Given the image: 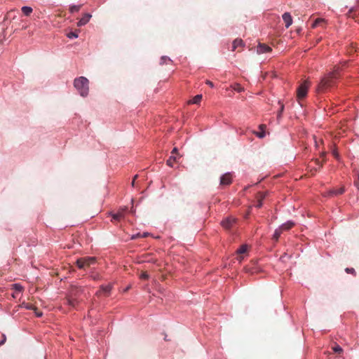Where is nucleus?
<instances>
[{"instance_id":"nucleus-24","label":"nucleus","mask_w":359,"mask_h":359,"mask_svg":"<svg viewBox=\"0 0 359 359\" xmlns=\"http://www.w3.org/2000/svg\"><path fill=\"white\" fill-rule=\"evenodd\" d=\"M32 8L29 6H23L22 8V11L26 16H29L32 13Z\"/></svg>"},{"instance_id":"nucleus-22","label":"nucleus","mask_w":359,"mask_h":359,"mask_svg":"<svg viewBox=\"0 0 359 359\" xmlns=\"http://www.w3.org/2000/svg\"><path fill=\"white\" fill-rule=\"evenodd\" d=\"M315 164L317 165L316 168H313L311 170V175H314L316 172H317L318 170L320 169V168L323 166V164L320 162L318 159H316L314 161Z\"/></svg>"},{"instance_id":"nucleus-5","label":"nucleus","mask_w":359,"mask_h":359,"mask_svg":"<svg viewBox=\"0 0 359 359\" xmlns=\"http://www.w3.org/2000/svg\"><path fill=\"white\" fill-rule=\"evenodd\" d=\"M221 224H222V226L225 229L230 230L233 227H234V226L236 225V219L233 218V217H227V218L224 219V220H222Z\"/></svg>"},{"instance_id":"nucleus-30","label":"nucleus","mask_w":359,"mask_h":359,"mask_svg":"<svg viewBox=\"0 0 359 359\" xmlns=\"http://www.w3.org/2000/svg\"><path fill=\"white\" fill-rule=\"evenodd\" d=\"M324 22V20L322 18H317L313 23L312 27H316L320 22Z\"/></svg>"},{"instance_id":"nucleus-13","label":"nucleus","mask_w":359,"mask_h":359,"mask_svg":"<svg viewBox=\"0 0 359 359\" xmlns=\"http://www.w3.org/2000/svg\"><path fill=\"white\" fill-rule=\"evenodd\" d=\"M283 20L285 24L286 28H288L292 23V18L289 13H285L283 15Z\"/></svg>"},{"instance_id":"nucleus-38","label":"nucleus","mask_w":359,"mask_h":359,"mask_svg":"<svg viewBox=\"0 0 359 359\" xmlns=\"http://www.w3.org/2000/svg\"><path fill=\"white\" fill-rule=\"evenodd\" d=\"M3 337V339L0 341V346L3 345L6 341V337L4 335Z\"/></svg>"},{"instance_id":"nucleus-4","label":"nucleus","mask_w":359,"mask_h":359,"mask_svg":"<svg viewBox=\"0 0 359 359\" xmlns=\"http://www.w3.org/2000/svg\"><path fill=\"white\" fill-rule=\"evenodd\" d=\"M309 87L310 82L308 81H304L299 86L297 89V98L299 101L306 96Z\"/></svg>"},{"instance_id":"nucleus-17","label":"nucleus","mask_w":359,"mask_h":359,"mask_svg":"<svg viewBox=\"0 0 359 359\" xmlns=\"http://www.w3.org/2000/svg\"><path fill=\"white\" fill-rule=\"evenodd\" d=\"M244 46V43L242 39H236L233 41L232 51H234L238 47H242Z\"/></svg>"},{"instance_id":"nucleus-42","label":"nucleus","mask_w":359,"mask_h":359,"mask_svg":"<svg viewBox=\"0 0 359 359\" xmlns=\"http://www.w3.org/2000/svg\"><path fill=\"white\" fill-rule=\"evenodd\" d=\"M13 297L14 298H15V297H16V296H15V294H13Z\"/></svg>"},{"instance_id":"nucleus-39","label":"nucleus","mask_w":359,"mask_h":359,"mask_svg":"<svg viewBox=\"0 0 359 359\" xmlns=\"http://www.w3.org/2000/svg\"><path fill=\"white\" fill-rule=\"evenodd\" d=\"M332 154H333V156H334L335 158H338V156H339V154H338L337 151H336L335 150H334V151H332Z\"/></svg>"},{"instance_id":"nucleus-11","label":"nucleus","mask_w":359,"mask_h":359,"mask_svg":"<svg viewBox=\"0 0 359 359\" xmlns=\"http://www.w3.org/2000/svg\"><path fill=\"white\" fill-rule=\"evenodd\" d=\"M231 183V175L229 173L223 175L220 178L222 185H229Z\"/></svg>"},{"instance_id":"nucleus-25","label":"nucleus","mask_w":359,"mask_h":359,"mask_svg":"<svg viewBox=\"0 0 359 359\" xmlns=\"http://www.w3.org/2000/svg\"><path fill=\"white\" fill-rule=\"evenodd\" d=\"M82 5H73L69 7V12L73 13L76 12H79L81 9Z\"/></svg>"},{"instance_id":"nucleus-31","label":"nucleus","mask_w":359,"mask_h":359,"mask_svg":"<svg viewBox=\"0 0 359 359\" xmlns=\"http://www.w3.org/2000/svg\"><path fill=\"white\" fill-rule=\"evenodd\" d=\"M67 36L69 39L77 38L78 34L74 32H71L67 34Z\"/></svg>"},{"instance_id":"nucleus-14","label":"nucleus","mask_w":359,"mask_h":359,"mask_svg":"<svg viewBox=\"0 0 359 359\" xmlns=\"http://www.w3.org/2000/svg\"><path fill=\"white\" fill-rule=\"evenodd\" d=\"M344 192V188L341 187L339 189H333L327 192L328 196H337L341 195Z\"/></svg>"},{"instance_id":"nucleus-3","label":"nucleus","mask_w":359,"mask_h":359,"mask_svg":"<svg viewBox=\"0 0 359 359\" xmlns=\"http://www.w3.org/2000/svg\"><path fill=\"white\" fill-rule=\"evenodd\" d=\"M96 263V258L94 257H81L76 260V266L81 269H86Z\"/></svg>"},{"instance_id":"nucleus-12","label":"nucleus","mask_w":359,"mask_h":359,"mask_svg":"<svg viewBox=\"0 0 359 359\" xmlns=\"http://www.w3.org/2000/svg\"><path fill=\"white\" fill-rule=\"evenodd\" d=\"M248 251V245H242L236 251L238 254V259L239 262H241L243 259V257L242 256L243 254L245 253Z\"/></svg>"},{"instance_id":"nucleus-36","label":"nucleus","mask_w":359,"mask_h":359,"mask_svg":"<svg viewBox=\"0 0 359 359\" xmlns=\"http://www.w3.org/2000/svg\"><path fill=\"white\" fill-rule=\"evenodd\" d=\"M138 175H136L134 177H133V182L131 183L132 184V187H135V180L137 178Z\"/></svg>"},{"instance_id":"nucleus-8","label":"nucleus","mask_w":359,"mask_h":359,"mask_svg":"<svg viewBox=\"0 0 359 359\" xmlns=\"http://www.w3.org/2000/svg\"><path fill=\"white\" fill-rule=\"evenodd\" d=\"M271 50H272L271 48L264 43H259L257 48V53L258 54L269 53Z\"/></svg>"},{"instance_id":"nucleus-40","label":"nucleus","mask_w":359,"mask_h":359,"mask_svg":"<svg viewBox=\"0 0 359 359\" xmlns=\"http://www.w3.org/2000/svg\"><path fill=\"white\" fill-rule=\"evenodd\" d=\"M139 236H140V234L138 233V234H136V235H133L131 238L132 239H135V238H137Z\"/></svg>"},{"instance_id":"nucleus-26","label":"nucleus","mask_w":359,"mask_h":359,"mask_svg":"<svg viewBox=\"0 0 359 359\" xmlns=\"http://www.w3.org/2000/svg\"><path fill=\"white\" fill-rule=\"evenodd\" d=\"M201 99H202V95H197L191 101H189V103L198 104L201 101Z\"/></svg>"},{"instance_id":"nucleus-37","label":"nucleus","mask_w":359,"mask_h":359,"mask_svg":"<svg viewBox=\"0 0 359 359\" xmlns=\"http://www.w3.org/2000/svg\"><path fill=\"white\" fill-rule=\"evenodd\" d=\"M205 83H206L208 86H210L211 88L214 87V84H213V83H212V81H209V80H207V81H205Z\"/></svg>"},{"instance_id":"nucleus-35","label":"nucleus","mask_w":359,"mask_h":359,"mask_svg":"<svg viewBox=\"0 0 359 359\" xmlns=\"http://www.w3.org/2000/svg\"><path fill=\"white\" fill-rule=\"evenodd\" d=\"M148 277H149V275L146 272L142 273L140 276V278L142 279H147Z\"/></svg>"},{"instance_id":"nucleus-27","label":"nucleus","mask_w":359,"mask_h":359,"mask_svg":"<svg viewBox=\"0 0 359 359\" xmlns=\"http://www.w3.org/2000/svg\"><path fill=\"white\" fill-rule=\"evenodd\" d=\"M12 288L13 290H15L16 293L21 292L22 291V289H23L22 286L20 285V284H18V283L13 284L12 285Z\"/></svg>"},{"instance_id":"nucleus-32","label":"nucleus","mask_w":359,"mask_h":359,"mask_svg":"<svg viewBox=\"0 0 359 359\" xmlns=\"http://www.w3.org/2000/svg\"><path fill=\"white\" fill-rule=\"evenodd\" d=\"M345 271L347 273H351L354 276L356 275V273H355V271L353 268H346L345 269Z\"/></svg>"},{"instance_id":"nucleus-19","label":"nucleus","mask_w":359,"mask_h":359,"mask_svg":"<svg viewBox=\"0 0 359 359\" xmlns=\"http://www.w3.org/2000/svg\"><path fill=\"white\" fill-rule=\"evenodd\" d=\"M260 132H254V133L259 138H263L265 136L264 130L266 128V126L264 124H261L259 126Z\"/></svg>"},{"instance_id":"nucleus-9","label":"nucleus","mask_w":359,"mask_h":359,"mask_svg":"<svg viewBox=\"0 0 359 359\" xmlns=\"http://www.w3.org/2000/svg\"><path fill=\"white\" fill-rule=\"evenodd\" d=\"M111 290V285H107V286L102 285V286H101L100 290L96 292V295L101 296V295L104 294L105 296H109Z\"/></svg>"},{"instance_id":"nucleus-18","label":"nucleus","mask_w":359,"mask_h":359,"mask_svg":"<svg viewBox=\"0 0 359 359\" xmlns=\"http://www.w3.org/2000/svg\"><path fill=\"white\" fill-rule=\"evenodd\" d=\"M265 198V194L259 192L257 196V203L255 206L258 208H261L262 205V201Z\"/></svg>"},{"instance_id":"nucleus-34","label":"nucleus","mask_w":359,"mask_h":359,"mask_svg":"<svg viewBox=\"0 0 359 359\" xmlns=\"http://www.w3.org/2000/svg\"><path fill=\"white\" fill-rule=\"evenodd\" d=\"M34 312H35V314L37 317H41L42 316V312L38 311L37 308H34Z\"/></svg>"},{"instance_id":"nucleus-28","label":"nucleus","mask_w":359,"mask_h":359,"mask_svg":"<svg viewBox=\"0 0 359 359\" xmlns=\"http://www.w3.org/2000/svg\"><path fill=\"white\" fill-rule=\"evenodd\" d=\"M332 349L335 353H341L343 352L342 348L337 344H335L334 346L332 347Z\"/></svg>"},{"instance_id":"nucleus-10","label":"nucleus","mask_w":359,"mask_h":359,"mask_svg":"<svg viewBox=\"0 0 359 359\" xmlns=\"http://www.w3.org/2000/svg\"><path fill=\"white\" fill-rule=\"evenodd\" d=\"M91 15L89 14V13H85L83 17L79 20V22H77V26L78 27H82L85 25H86L90 19L91 18Z\"/></svg>"},{"instance_id":"nucleus-1","label":"nucleus","mask_w":359,"mask_h":359,"mask_svg":"<svg viewBox=\"0 0 359 359\" xmlns=\"http://www.w3.org/2000/svg\"><path fill=\"white\" fill-rule=\"evenodd\" d=\"M338 77L339 73L337 70L329 73L327 76H325L321 79L318 86V91L322 92L326 90L327 88L332 87L334 84L335 80Z\"/></svg>"},{"instance_id":"nucleus-7","label":"nucleus","mask_w":359,"mask_h":359,"mask_svg":"<svg viewBox=\"0 0 359 359\" xmlns=\"http://www.w3.org/2000/svg\"><path fill=\"white\" fill-rule=\"evenodd\" d=\"M127 209V207L119 208L116 213L112 215L113 219L116 221H120L122 218H123L124 214Z\"/></svg>"},{"instance_id":"nucleus-16","label":"nucleus","mask_w":359,"mask_h":359,"mask_svg":"<svg viewBox=\"0 0 359 359\" xmlns=\"http://www.w3.org/2000/svg\"><path fill=\"white\" fill-rule=\"evenodd\" d=\"M294 226V223L291 222V221H288L284 224H283L279 228L280 229H282V231H287V230H290V229H292L293 226Z\"/></svg>"},{"instance_id":"nucleus-41","label":"nucleus","mask_w":359,"mask_h":359,"mask_svg":"<svg viewBox=\"0 0 359 359\" xmlns=\"http://www.w3.org/2000/svg\"><path fill=\"white\" fill-rule=\"evenodd\" d=\"M130 212H131L132 214H133V213L135 212V210L133 209V208H131V210H130Z\"/></svg>"},{"instance_id":"nucleus-29","label":"nucleus","mask_w":359,"mask_h":359,"mask_svg":"<svg viewBox=\"0 0 359 359\" xmlns=\"http://www.w3.org/2000/svg\"><path fill=\"white\" fill-rule=\"evenodd\" d=\"M278 104L280 105V110L278 113L277 118H280L281 116V114L284 110V104L280 101L278 102Z\"/></svg>"},{"instance_id":"nucleus-2","label":"nucleus","mask_w":359,"mask_h":359,"mask_svg":"<svg viewBox=\"0 0 359 359\" xmlns=\"http://www.w3.org/2000/svg\"><path fill=\"white\" fill-rule=\"evenodd\" d=\"M88 80L84 76L76 79L74 81V87L83 97H86L88 94Z\"/></svg>"},{"instance_id":"nucleus-23","label":"nucleus","mask_w":359,"mask_h":359,"mask_svg":"<svg viewBox=\"0 0 359 359\" xmlns=\"http://www.w3.org/2000/svg\"><path fill=\"white\" fill-rule=\"evenodd\" d=\"M283 233L282 229L280 228L275 230L274 233L273 235V238L277 241L280 236L281 233Z\"/></svg>"},{"instance_id":"nucleus-20","label":"nucleus","mask_w":359,"mask_h":359,"mask_svg":"<svg viewBox=\"0 0 359 359\" xmlns=\"http://www.w3.org/2000/svg\"><path fill=\"white\" fill-rule=\"evenodd\" d=\"M177 149L176 148H174L172 151V156L169 158V159L167 161V164L169 165V166H172V163L175 161L176 159V156L175 155L176 153H177Z\"/></svg>"},{"instance_id":"nucleus-6","label":"nucleus","mask_w":359,"mask_h":359,"mask_svg":"<svg viewBox=\"0 0 359 359\" xmlns=\"http://www.w3.org/2000/svg\"><path fill=\"white\" fill-rule=\"evenodd\" d=\"M83 290L81 287L71 286L68 296L73 297H79V295L83 292Z\"/></svg>"},{"instance_id":"nucleus-21","label":"nucleus","mask_w":359,"mask_h":359,"mask_svg":"<svg viewBox=\"0 0 359 359\" xmlns=\"http://www.w3.org/2000/svg\"><path fill=\"white\" fill-rule=\"evenodd\" d=\"M160 64L161 65L165 64L166 65L172 66V60L170 59V57H168L167 56H163L161 57Z\"/></svg>"},{"instance_id":"nucleus-15","label":"nucleus","mask_w":359,"mask_h":359,"mask_svg":"<svg viewBox=\"0 0 359 359\" xmlns=\"http://www.w3.org/2000/svg\"><path fill=\"white\" fill-rule=\"evenodd\" d=\"M79 301L77 297L72 298L70 296H67V304L72 308H75L76 306L79 304Z\"/></svg>"},{"instance_id":"nucleus-33","label":"nucleus","mask_w":359,"mask_h":359,"mask_svg":"<svg viewBox=\"0 0 359 359\" xmlns=\"http://www.w3.org/2000/svg\"><path fill=\"white\" fill-rule=\"evenodd\" d=\"M25 308L30 310H34V308L36 307L32 304H27Z\"/></svg>"}]
</instances>
